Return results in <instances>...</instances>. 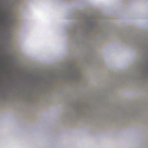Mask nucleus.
I'll list each match as a JSON object with an SVG mask.
<instances>
[{"mask_svg": "<svg viewBox=\"0 0 148 148\" xmlns=\"http://www.w3.org/2000/svg\"><path fill=\"white\" fill-rule=\"evenodd\" d=\"M76 21H79L77 23H81V27L80 30L77 31L74 29H71V31L68 32V34L72 36L71 38H74L77 42L80 45L85 47H89V45L87 41L89 39H84L81 32L82 31L88 35L92 34V32L94 29H100L103 30L105 29L104 25H98L96 23L95 19L92 18L86 17H82L79 16L77 17Z\"/></svg>", "mask_w": 148, "mask_h": 148, "instance_id": "1", "label": "nucleus"}, {"mask_svg": "<svg viewBox=\"0 0 148 148\" xmlns=\"http://www.w3.org/2000/svg\"><path fill=\"white\" fill-rule=\"evenodd\" d=\"M70 78H74L77 77L79 75V71L78 69L74 65L73 67L69 68L67 73Z\"/></svg>", "mask_w": 148, "mask_h": 148, "instance_id": "2", "label": "nucleus"}]
</instances>
